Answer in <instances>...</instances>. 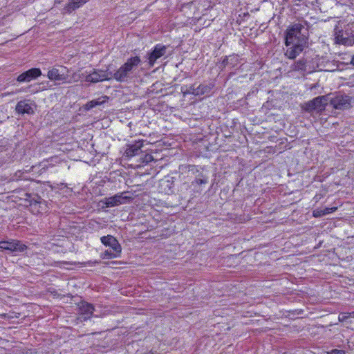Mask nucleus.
<instances>
[{"label":"nucleus","mask_w":354,"mask_h":354,"mask_svg":"<svg viewBox=\"0 0 354 354\" xmlns=\"http://www.w3.org/2000/svg\"><path fill=\"white\" fill-rule=\"evenodd\" d=\"M140 63L141 59L138 56L129 58L117 71L114 73L111 72V79H114L119 82H128L131 77L133 71L138 66Z\"/></svg>","instance_id":"nucleus-1"},{"label":"nucleus","mask_w":354,"mask_h":354,"mask_svg":"<svg viewBox=\"0 0 354 354\" xmlns=\"http://www.w3.org/2000/svg\"><path fill=\"white\" fill-rule=\"evenodd\" d=\"M303 28L304 26L300 23L294 24L288 28L285 37V44L286 46H290L293 43H303L304 39L301 37V30Z\"/></svg>","instance_id":"nucleus-2"},{"label":"nucleus","mask_w":354,"mask_h":354,"mask_svg":"<svg viewBox=\"0 0 354 354\" xmlns=\"http://www.w3.org/2000/svg\"><path fill=\"white\" fill-rule=\"evenodd\" d=\"M327 102V95L318 96L305 103L304 109L307 112H312L313 111L322 112L326 109Z\"/></svg>","instance_id":"nucleus-3"},{"label":"nucleus","mask_w":354,"mask_h":354,"mask_svg":"<svg viewBox=\"0 0 354 354\" xmlns=\"http://www.w3.org/2000/svg\"><path fill=\"white\" fill-rule=\"evenodd\" d=\"M111 80V71H109L108 68L105 71L93 69V71L87 74L85 77L86 82L90 83H97L104 80Z\"/></svg>","instance_id":"nucleus-4"},{"label":"nucleus","mask_w":354,"mask_h":354,"mask_svg":"<svg viewBox=\"0 0 354 354\" xmlns=\"http://www.w3.org/2000/svg\"><path fill=\"white\" fill-rule=\"evenodd\" d=\"M330 104L335 109H348L351 106V98L346 95H337L330 99Z\"/></svg>","instance_id":"nucleus-5"},{"label":"nucleus","mask_w":354,"mask_h":354,"mask_svg":"<svg viewBox=\"0 0 354 354\" xmlns=\"http://www.w3.org/2000/svg\"><path fill=\"white\" fill-rule=\"evenodd\" d=\"M0 248L12 252H22L27 249V246L19 241L11 240L0 241Z\"/></svg>","instance_id":"nucleus-6"},{"label":"nucleus","mask_w":354,"mask_h":354,"mask_svg":"<svg viewBox=\"0 0 354 354\" xmlns=\"http://www.w3.org/2000/svg\"><path fill=\"white\" fill-rule=\"evenodd\" d=\"M166 46L157 44L151 52L147 53L146 57L150 67L153 66L156 61L166 53Z\"/></svg>","instance_id":"nucleus-7"},{"label":"nucleus","mask_w":354,"mask_h":354,"mask_svg":"<svg viewBox=\"0 0 354 354\" xmlns=\"http://www.w3.org/2000/svg\"><path fill=\"white\" fill-rule=\"evenodd\" d=\"M65 70L66 68L62 66H59L58 68L53 67L52 69L48 71L47 77L51 81L66 82L68 75L65 74Z\"/></svg>","instance_id":"nucleus-8"},{"label":"nucleus","mask_w":354,"mask_h":354,"mask_svg":"<svg viewBox=\"0 0 354 354\" xmlns=\"http://www.w3.org/2000/svg\"><path fill=\"white\" fill-rule=\"evenodd\" d=\"M41 75V71L39 68H32L24 71L17 77L19 82H29Z\"/></svg>","instance_id":"nucleus-9"},{"label":"nucleus","mask_w":354,"mask_h":354,"mask_svg":"<svg viewBox=\"0 0 354 354\" xmlns=\"http://www.w3.org/2000/svg\"><path fill=\"white\" fill-rule=\"evenodd\" d=\"M126 192H122L120 194H116L112 197L106 198V205L107 207L118 206L120 204L126 203L127 201H130L133 198L131 196L125 195Z\"/></svg>","instance_id":"nucleus-10"},{"label":"nucleus","mask_w":354,"mask_h":354,"mask_svg":"<svg viewBox=\"0 0 354 354\" xmlns=\"http://www.w3.org/2000/svg\"><path fill=\"white\" fill-rule=\"evenodd\" d=\"M101 242L106 246H109L114 252H121L122 248L118 241L111 235L104 236L100 239Z\"/></svg>","instance_id":"nucleus-11"},{"label":"nucleus","mask_w":354,"mask_h":354,"mask_svg":"<svg viewBox=\"0 0 354 354\" xmlns=\"http://www.w3.org/2000/svg\"><path fill=\"white\" fill-rule=\"evenodd\" d=\"M142 146L143 142L141 141L136 142L133 145H128L127 146L124 156L127 158H132L142 153L141 149Z\"/></svg>","instance_id":"nucleus-12"},{"label":"nucleus","mask_w":354,"mask_h":354,"mask_svg":"<svg viewBox=\"0 0 354 354\" xmlns=\"http://www.w3.org/2000/svg\"><path fill=\"white\" fill-rule=\"evenodd\" d=\"M290 45H292V46L286 50L285 55L288 58L293 59L296 58L303 51V43L297 42L291 44Z\"/></svg>","instance_id":"nucleus-13"},{"label":"nucleus","mask_w":354,"mask_h":354,"mask_svg":"<svg viewBox=\"0 0 354 354\" xmlns=\"http://www.w3.org/2000/svg\"><path fill=\"white\" fill-rule=\"evenodd\" d=\"M16 111L19 114H33L34 110L27 100H21L16 105Z\"/></svg>","instance_id":"nucleus-14"},{"label":"nucleus","mask_w":354,"mask_h":354,"mask_svg":"<svg viewBox=\"0 0 354 354\" xmlns=\"http://www.w3.org/2000/svg\"><path fill=\"white\" fill-rule=\"evenodd\" d=\"M24 199L29 203L30 206L41 205L45 201L40 196L35 193H26Z\"/></svg>","instance_id":"nucleus-15"},{"label":"nucleus","mask_w":354,"mask_h":354,"mask_svg":"<svg viewBox=\"0 0 354 354\" xmlns=\"http://www.w3.org/2000/svg\"><path fill=\"white\" fill-rule=\"evenodd\" d=\"M80 310L81 314L86 315L88 318L93 313L94 306L87 302H82L80 306Z\"/></svg>","instance_id":"nucleus-16"},{"label":"nucleus","mask_w":354,"mask_h":354,"mask_svg":"<svg viewBox=\"0 0 354 354\" xmlns=\"http://www.w3.org/2000/svg\"><path fill=\"white\" fill-rule=\"evenodd\" d=\"M173 182L169 180H162L160 182V189L161 192L169 194V192H171Z\"/></svg>","instance_id":"nucleus-17"},{"label":"nucleus","mask_w":354,"mask_h":354,"mask_svg":"<svg viewBox=\"0 0 354 354\" xmlns=\"http://www.w3.org/2000/svg\"><path fill=\"white\" fill-rule=\"evenodd\" d=\"M89 0H71L68 3L67 8L68 11L75 10L80 8L82 5L88 2Z\"/></svg>","instance_id":"nucleus-18"},{"label":"nucleus","mask_w":354,"mask_h":354,"mask_svg":"<svg viewBox=\"0 0 354 354\" xmlns=\"http://www.w3.org/2000/svg\"><path fill=\"white\" fill-rule=\"evenodd\" d=\"M338 42L345 46H352L354 44V36L344 37L343 35H338L337 37Z\"/></svg>","instance_id":"nucleus-19"},{"label":"nucleus","mask_w":354,"mask_h":354,"mask_svg":"<svg viewBox=\"0 0 354 354\" xmlns=\"http://www.w3.org/2000/svg\"><path fill=\"white\" fill-rule=\"evenodd\" d=\"M291 68L295 71H305L306 69V62L304 59H299L295 62Z\"/></svg>","instance_id":"nucleus-20"},{"label":"nucleus","mask_w":354,"mask_h":354,"mask_svg":"<svg viewBox=\"0 0 354 354\" xmlns=\"http://www.w3.org/2000/svg\"><path fill=\"white\" fill-rule=\"evenodd\" d=\"M121 252H114L113 250V251H109V250H106L104 253H103V258L104 259H111V258H116L120 256Z\"/></svg>","instance_id":"nucleus-21"},{"label":"nucleus","mask_w":354,"mask_h":354,"mask_svg":"<svg viewBox=\"0 0 354 354\" xmlns=\"http://www.w3.org/2000/svg\"><path fill=\"white\" fill-rule=\"evenodd\" d=\"M102 104V102H100L99 100H91L90 102H88L86 106H85V109H87V110H90L94 107H95L97 105H100Z\"/></svg>","instance_id":"nucleus-22"},{"label":"nucleus","mask_w":354,"mask_h":354,"mask_svg":"<svg viewBox=\"0 0 354 354\" xmlns=\"http://www.w3.org/2000/svg\"><path fill=\"white\" fill-rule=\"evenodd\" d=\"M313 216L315 218L322 217L324 216V212H323V209H316L313 212Z\"/></svg>","instance_id":"nucleus-23"},{"label":"nucleus","mask_w":354,"mask_h":354,"mask_svg":"<svg viewBox=\"0 0 354 354\" xmlns=\"http://www.w3.org/2000/svg\"><path fill=\"white\" fill-rule=\"evenodd\" d=\"M198 171V168L195 165H189L188 166V176L194 175L195 173Z\"/></svg>","instance_id":"nucleus-24"},{"label":"nucleus","mask_w":354,"mask_h":354,"mask_svg":"<svg viewBox=\"0 0 354 354\" xmlns=\"http://www.w3.org/2000/svg\"><path fill=\"white\" fill-rule=\"evenodd\" d=\"M337 209V207H325L323 208V212H324V216L326 214H329L330 213L335 212Z\"/></svg>","instance_id":"nucleus-25"},{"label":"nucleus","mask_w":354,"mask_h":354,"mask_svg":"<svg viewBox=\"0 0 354 354\" xmlns=\"http://www.w3.org/2000/svg\"><path fill=\"white\" fill-rule=\"evenodd\" d=\"M350 317L348 313H342L339 315L338 319L339 322H346Z\"/></svg>","instance_id":"nucleus-26"},{"label":"nucleus","mask_w":354,"mask_h":354,"mask_svg":"<svg viewBox=\"0 0 354 354\" xmlns=\"http://www.w3.org/2000/svg\"><path fill=\"white\" fill-rule=\"evenodd\" d=\"M199 88V87L195 88L194 87H190L189 89L188 90H186V91H185L184 93H192V94H194L196 95H198V89Z\"/></svg>","instance_id":"nucleus-27"},{"label":"nucleus","mask_w":354,"mask_h":354,"mask_svg":"<svg viewBox=\"0 0 354 354\" xmlns=\"http://www.w3.org/2000/svg\"><path fill=\"white\" fill-rule=\"evenodd\" d=\"M153 156L150 154H145L142 162L148 163L153 160Z\"/></svg>","instance_id":"nucleus-28"},{"label":"nucleus","mask_w":354,"mask_h":354,"mask_svg":"<svg viewBox=\"0 0 354 354\" xmlns=\"http://www.w3.org/2000/svg\"><path fill=\"white\" fill-rule=\"evenodd\" d=\"M330 354H344V352L341 350L335 349L330 352Z\"/></svg>","instance_id":"nucleus-29"},{"label":"nucleus","mask_w":354,"mask_h":354,"mask_svg":"<svg viewBox=\"0 0 354 354\" xmlns=\"http://www.w3.org/2000/svg\"><path fill=\"white\" fill-rule=\"evenodd\" d=\"M222 64L224 67L227 66L228 64V58L225 57L223 60L222 61Z\"/></svg>","instance_id":"nucleus-30"},{"label":"nucleus","mask_w":354,"mask_h":354,"mask_svg":"<svg viewBox=\"0 0 354 354\" xmlns=\"http://www.w3.org/2000/svg\"><path fill=\"white\" fill-rule=\"evenodd\" d=\"M348 316L350 317H353L354 318V311L353 312H348Z\"/></svg>","instance_id":"nucleus-31"},{"label":"nucleus","mask_w":354,"mask_h":354,"mask_svg":"<svg viewBox=\"0 0 354 354\" xmlns=\"http://www.w3.org/2000/svg\"><path fill=\"white\" fill-rule=\"evenodd\" d=\"M351 64L354 66V55L352 56V58L351 59Z\"/></svg>","instance_id":"nucleus-32"},{"label":"nucleus","mask_w":354,"mask_h":354,"mask_svg":"<svg viewBox=\"0 0 354 354\" xmlns=\"http://www.w3.org/2000/svg\"><path fill=\"white\" fill-rule=\"evenodd\" d=\"M145 354H154V353H152V352H149V353H145Z\"/></svg>","instance_id":"nucleus-33"}]
</instances>
